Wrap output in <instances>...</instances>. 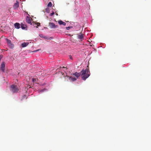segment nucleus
Returning <instances> with one entry per match:
<instances>
[{
  "label": "nucleus",
  "instance_id": "nucleus-1",
  "mask_svg": "<svg viewBox=\"0 0 151 151\" xmlns=\"http://www.w3.org/2000/svg\"><path fill=\"white\" fill-rule=\"evenodd\" d=\"M81 73V78L83 80H85L90 75V72L89 69L87 68L85 70L83 69Z\"/></svg>",
  "mask_w": 151,
  "mask_h": 151
},
{
  "label": "nucleus",
  "instance_id": "nucleus-2",
  "mask_svg": "<svg viewBox=\"0 0 151 151\" xmlns=\"http://www.w3.org/2000/svg\"><path fill=\"white\" fill-rule=\"evenodd\" d=\"M81 73L76 72L73 74V76L76 77H73L72 76H66V77L69 78V80L71 81H76L81 75Z\"/></svg>",
  "mask_w": 151,
  "mask_h": 151
},
{
  "label": "nucleus",
  "instance_id": "nucleus-3",
  "mask_svg": "<svg viewBox=\"0 0 151 151\" xmlns=\"http://www.w3.org/2000/svg\"><path fill=\"white\" fill-rule=\"evenodd\" d=\"M11 90L13 93L17 92L19 91L18 87L14 85H12L11 86Z\"/></svg>",
  "mask_w": 151,
  "mask_h": 151
},
{
  "label": "nucleus",
  "instance_id": "nucleus-4",
  "mask_svg": "<svg viewBox=\"0 0 151 151\" xmlns=\"http://www.w3.org/2000/svg\"><path fill=\"white\" fill-rule=\"evenodd\" d=\"M49 25L50 27L52 29H55V28L58 27V25H55V24L52 22H49Z\"/></svg>",
  "mask_w": 151,
  "mask_h": 151
},
{
  "label": "nucleus",
  "instance_id": "nucleus-5",
  "mask_svg": "<svg viewBox=\"0 0 151 151\" xmlns=\"http://www.w3.org/2000/svg\"><path fill=\"white\" fill-rule=\"evenodd\" d=\"M77 35H78V38L79 39L81 40H82L83 39L84 35L83 34L80 33Z\"/></svg>",
  "mask_w": 151,
  "mask_h": 151
},
{
  "label": "nucleus",
  "instance_id": "nucleus-6",
  "mask_svg": "<svg viewBox=\"0 0 151 151\" xmlns=\"http://www.w3.org/2000/svg\"><path fill=\"white\" fill-rule=\"evenodd\" d=\"M5 65L4 64V62H2L1 65V70L3 72H4V70H5Z\"/></svg>",
  "mask_w": 151,
  "mask_h": 151
},
{
  "label": "nucleus",
  "instance_id": "nucleus-7",
  "mask_svg": "<svg viewBox=\"0 0 151 151\" xmlns=\"http://www.w3.org/2000/svg\"><path fill=\"white\" fill-rule=\"evenodd\" d=\"M21 28L22 29L27 30V26L26 25L22 23H21Z\"/></svg>",
  "mask_w": 151,
  "mask_h": 151
},
{
  "label": "nucleus",
  "instance_id": "nucleus-8",
  "mask_svg": "<svg viewBox=\"0 0 151 151\" xmlns=\"http://www.w3.org/2000/svg\"><path fill=\"white\" fill-rule=\"evenodd\" d=\"M15 27L17 29H19L20 28V24L18 23H16L14 24Z\"/></svg>",
  "mask_w": 151,
  "mask_h": 151
},
{
  "label": "nucleus",
  "instance_id": "nucleus-9",
  "mask_svg": "<svg viewBox=\"0 0 151 151\" xmlns=\"http://www.w3.org/2000/svg\"><path fill=\"white\" fill-rule=\"evenodd\" d=\"M26 22L28 24L32 25V23L31 22V19L29 17H27L26 19Z\"/></svg>",
  "mask_w": 151,
  "mask_h": 151
},
{
  "label": "nucleus",
  "instance_id": "nucleus-10",
  "mask_svg": "<svg viewBox=\"0 0 151 151\" xmlns=\"http://www.w3.org/2000/svg\"><path fill=\"white\" fill-rule=\"evenodd\" d=\"M19 6V3L17 1L14 6V8L15 9L17 8Z\"/></svg>",
  "mask_w": 151,
  "mask_h": 151
},
{
  "label": "nucleus",
  "instance_id": "nucleus-11",
  "mask_svg": "<svg viewBox=\"0 0 151 151\" xmlns=\"http://www.w3.org/2000/svg\"><path fill=\"white\" fill-rule=\"evenodd\" d=\"M58 23L60 25L63 24L64 26H65L66 25V23L65 22H64L63 21L61 20H59L58 22Z\"/></svg>",
  "mask_w": 151,
  "mask_h": 151
},
{
  "label": "nucleus",
  "instance_id": "nucleus-12",
  "mask_svg": "<svg viewBox=\"0 0 151 151\" xmlns=\"http://www.w3.org/2000/svg\"><path fill=\"white\" fill-rule=\"evenodd\" d=\"M28 45V43L24 42L21 44V46L22 47H26Z\"/></svg>",
  "mask_w": 151,
  "mask_h": 151
},
{
  "label": "nucleus",
  "instance_id": "nucleus-13",
  "mask_svg": "<svg viewBox=\"0 0 151 151\" xmlns=\"http://www.w3.org/2000/svg\"><path fill=\"white\" fill-rule=\"evenodd\" d=\"M9 47L11 48H13L14 47V45L12 43L8 45Z\"/></svg>",
  "mask_w": 151,
  "mask_h": 151
},
{
  "label": "nucleus",
  "instance_id": "nucleus-14",
  "mask_svg": "<svg viewBox=\"0 0 151 151\" xmlns=\"http://www.w3.org/2000/svg\"><path fill=\"white\" fill-rule=\"evenodd\" d=\"M6 40L7 43L8 45H9V44L12 43L11 41L8 39H6Z\"/></svg>",
  "mask_w": 151,
  "mask_h": 151
},
{
  "label": "nucleus",
  "instance_id": "nucleus-15",
  "mask_svg": "<svg viewBox=\"0 0 151 151\" xmlns=\"http://www.w3.org/2000/svg\"><path fill=\"white\" fill-rule=\"evenodd\" d=\"M33 23H34V24L36 25L37 26H39L40 25V24L39 23H35L34 22Z\"/></svg>",
  "mask_w": 151,
  "mask_h": 151
},
{
  "label": "nucleus",
  "instance_id": "nucleus-16",
  "mask_svg": "<svg viewBox=\"0 0 151 151\" xmlns=\"http://www.w3.org/2000/svg\"><path fill=\"white\" fill-rule=\"evenodd\" d=\"M48 7H51L52 6V4L51 2H50L47 5Z\"/></svg>",
  "mask_w": 151,
  "mask_h": 151
},
{
  "label": "nucleus",
  "instance_id": "nucleus-17",
  "mask_svg": "<svg viewBox=\"0 0 151 151\" xmlns=\"http://www.w3.org/2000/svg\"><path fill=\"white\" fill-rule=\"evenodd\" d=\"M40 37L43 38H45V36H44L42 34H40Z\"/></svg>",
  "mask_w": 151,
  "mask_h": 151
},
{
  "label": "nucleus",
  "instance_id": "nucleus-18",
  "mask_svg": "<svg viewBox=\"0 0 151 151\" xmlns=\"http://www.w3.org/2000/svg\"><path fill=\"white\" fill-rule=\"evenodd\" d=\"M45 38V39H47V40H51V39H52V37H50V38H48V37H46V36H45V38Z\"/></svg>",
  "mask_w": 151,
  "mask_h": 151
},
{
  "label": "nucleus",
  "instance_id": "nucleus-19",
  "mask_svg": "<svg viewBox=\"0 0 151 151\" xmlns=\"http://www.w3.org/2000/svg\"><path fill=\"white\" fill-rule=\"evenodd\" d=\"M46 89H42V90H40L39 91V92H43L45 91L46 90Z\"/></svg>",
  "mask_w": 151,
  "mask_h": 151
},
{
  "label": "nucleus",
  "instance_id": "nucleus-20",
  "mask_svg": "<svg viewBox=\"0 0 151 151\" xmlns=\"http://www.w3.org/2000/svg\"><path fill=\"white\" fill-rule=\"evenodd\" d=\"M32 80L33 82L34 83L36 82L37 81L36 79L35 78H33Z\"/></svg>",
  "mask_w": 151,
  "mask_h": 151
},
{
  "label": "nucleus",
  "instance_id": "nucleus-21",
  "mask_svg": "<svg viewBox=\"0 0 151 151\" xmlns=\"http://www.w3.org/2000/svg\"><path fill=\"white\" fill-rule=\"evenodd\" d=\"M54 14V12H52V13L50 14V16H52Z\"/></svg>",
  "mask_w": 151,
  "mask_h": 151
},
{
  "label": "nucleus",
  "instance_id": "nucleus-22",
  "mask_svg": "<svg viewBox=\"0 0 151 151\" xmlns=\"http://www.w3.org/2000/svg\"><path fill=\"white\" fill-rule=\"evenodd\" d=\"M66 28L67 29L69 30L70 28V27H66Z\"/></svg>",
  "mask_w": 151,
  "mask_h": 151
},
{
  "label": "nucleus",
  "instance_id": "nucleus-23",
  "mask_svg": "<svg viewBox=\"0 0 151 151\" xmlns=\"http://www.w3.org/2000/svg\"><path fill=\"white\" fill-rule=\"evenodd\" d=\"M70 59H72V57H71V55H70Z\"/></svg>",
  "mask_w": 151,
  "mask_h": 151
},
{
  "label": "nucleus",
  "instance_id": "nucleus-24",
  "mask_svg": "<svg viewBox=\"0 0 151 151\" xmlns=\"http://www.w3.org/2000/svg\"><path fill=\"white\" fill-rule=\"evenodd\" d=\"M38 50H35V51H34V52H37V51H38Z\"/></svg>",
  "mask_w": 151,
  "mask_h": 151
},
{
  "label": "nucleus",
  "instance_id": "nucleus-25",
  "mask_svg": "<svg viewBox=\"0 0 151 151\" xmlns=\"http://www.w3.org/2000/svg\"><path fill=\"white\" fill-rule=\"evenodd\" d=\"M63 68H65V67H63ZM66 68V69H67V68Z\"/></svg>",
  "mask_w": 151,
  "mask_h": 151
}]
</instances>
